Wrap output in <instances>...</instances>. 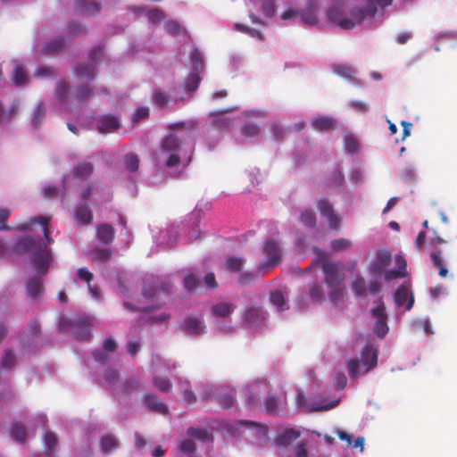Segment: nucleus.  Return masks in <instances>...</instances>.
Masks as SVG:
<instances>
[{
  "instance_id": "obj_1",
  "label": "nucleus",
  "mask_w": 457,
  "mask_h": 457,
  "mask_svg": "<svg viewBox=\"0 0 457 457\" xmlns=\"http://www.w3.org/2000/svg\"><path fill=\"white\" fill-rule=\"evenodd\" d=\"M170 133L165 136L160 145L161 153L167 156L165 165L169 168L179 163L181 145L192 137V126L185 122L171 123L168 126Z\"/></svg>"
},
{
  "instance_id": "obj_2",
  "label": "nucleus",
  "mask_w": 457,
  "mask_h": 457,
  "mask_svg": "<svg viewBox=\"0 0 457 457\" xmlns=\"http://www.w3.org/2000/svg\"><path fill=\"white\" fill-rule=\"evenodd\" d=\"M16 249L18 252L33 251L32 265L35 270L40 273L41 276L46 274L51 253L45 245L36 243L30 237H23L18 239Z\"/></svg>"
},
{
  "instance_id": "obj_3",
  "label": "nucleus",
  "mask_w": 457,
  "mask_h": 457,
  "mask_svg": "<svg viewBox=\"0 0 457 457\" xmlns=\"http://www.w3.org/2000/svg\"><path fill=\"white\" fill-rule=\"evenodd\" d=\"M366 7H354L350 11V18H342L337 21L343 29H351L356 24L362 22L366 18H372L377 12L376 4L382 7L388 6L392 0H368Z\"/></svg>"
},
{
  "instance_id": "obj_4",
  "label": "nucleus",
  "mask_w": 457,
  "mask_h": 457,
  "mask_svg": "<svg viewBox=\"0 0 457 457\" xmlns=\"http://www.w3.org/2000/svg\"><path fill=\"white\" fill-rule=\"evenodd\" d=\"M143 295L147 298H153L156 295L164 293L167 295L171 294V285L162 280L160 278L150 275L147 276L143 282Z\"/></svg>"
},
{
  "instance_id": "obj_5",
  "label": "nucleus",
  "mask_w": 457,
  "mask_h": 457,
  "mask_svg": "<svg viewBox=\"0 0 457 457\" xmlns=\"http://www.w3.org/2000/svg\"><path fill=\"white\" fill-rule=\"evenodd\" d=\"M322 270L328 287H335L343 284L345 274L340 270L338 263L326 261L322 263Z\"/></svg>"
},
{
  "instance_id": "obj_6",
  "label": "nucleus",
  "mask_w": 457,
  "mask_h": 457,
  "mask_svg": "<svg viewBox=\"0 0 457 457\" xmlns=\"http://www.w3.org/2000/svg\"><path fill=\"white\" fill-rule=\"evenodd\" d=\"M263 253L268 256V262L259 266V270H268L276 266L280 259V248L274 239H268L263 245Z\"/></svg>"
},
{
  "instance_id": "obj_7",
  "label": "nucleus",
  "mask_w": 457,
  "mask_h": 457,
  "mask_svg": "<svg viewBox=\"0 0 457 457\" xmlns=\"http://www.w3.org/2000/svg\"><path fill=\"white\" fill-rule=\"evenodd\" d=\"M391 259V253L388 250H378L376 253L375 260L369 267L370 273L372 276L381 275L385 271L386 268L390 264Z\"/></svg>"
},
{
  "instance_id": "obj_8",
  "label": "nucleus",
  "mask_w": 457,
  "mask_h": 457,
  "mask_svg": "<svg viewBox=\"0 0 457 457\" xmlns=\"http://www.w3.org/2000/svg\"><path fill=\"white\" fill-rule=\"evenodd\" d=\"M181 329L192 336L202 335L205 330V324L202 317L189 316L180 325Z\"/></svg>"
},
{
  "instance_id": "obj_9",
  "label": "nucleus",
  "mask_w": 457,
  "mask_h": 457,
  "mask_svg": "<svg viewBox=\"0 0 457 457\" xmlns=\"http://www.w3.org/2000/svg\"><path fill=\"white\" fill-rule=\"evenodd\" d=\"M91 323V319L87 316L83 318H78L76 320H71V326L75 330V337L79 340L87 341L91 337V331L89 328Z\"/></svg>"
},
{
  "instance_id": "obj_10",
  "label": "nucleus",
  "mask_w": 457,
  "mask_h": 457,
  "mask_svg": "<svg viewBox=\"0 0 457 457\" xmlns=\"http://www.w3.org/2000/svg\"><path fill=\"white\" fill-rule=\"evenodd\" d=\"M50 219L45 216H37L30 218L29 221L21 223L18 226V229L21 231H28L32 228V225L35 223H38L42 225L44 237L47 244L51 245L54 243V239L50 237V229L48 228V223Z\"/></svg>"
},
{
  "instance_id": "obj_11",
  "label": "nucleus",
  "mask_w": 457,
  "mask_h": 457,
  "mask_svg": "<svg viewBox=\"0 0 457 457\" xmlns=\"http://www.w3.org/2000/svg\"><path fill=\"white\" fill-rule=\"evenodd\" d=\"M266 314L260 306L251 305L245 309L243 320L251 326H256L265 320Z\"/></svg>"
},
{
  "instance_id": "obj_12",
  "label": "nucleus",
  "mask_w": 457,
  "mask_h": 457,
  "mask_svg": "<svg viewBox=\"0 0 457 457\" xmlns=\"http://www.w3.org/2000/svg\"><path fill=\"white\" fill-rule=\"evenodd\" d=\"M120 126L117 117L112 114L102 115L97 121V129L102 134H108L115 131Z\"/></svg>"
},
{
  "instance_id": "obj_13",
  "label": "nucleus",
  "mask_w": 457,
  "mask_h": 457,
  "mask_svg": "<svg viewBox=\"0 0 457 457\" xmlns=\"http://www.w3.org/2000/svg\"><path fill=\"white\" fill-rule=\"evenodd\" d=\"M295 402L298 407L305 409L307 411H321L334 408L337 404V401L332 402L327 405L307 404L305 395L302 391H298L295 395Z\"/></svg>"
},
{
  "instance_id": "obj_14",
  "label": "nucleus",
  "mask_w": 457,
  "mask_h": 457,
  "mask_svg": "<svg viewBox=\"0 0 457 457\" xmlns=\"http://www.w3.org/2000/svg\"><path fill=\"white\" fill-rule=\"evenodd\" d=\"M361 362L366 367V371L375 368L378 362L377 350L371 344H367L361 353Z\"/></svg>"
},
{
  "instance_id": "obj_15",
  "label": "nucleus",
  "mask_w": 457,
  "mask_h": 457,
  "mask_svg": "<svg viewBox=\"0 0 457 457\" xmlns=\"http://www.w3.org/2000/svg\"><path fill=\"white\" fill-rule=\"evenodd\" d=\"M143 401L146 407L153 412H156L162 415H167L169 413L168 406L161 402L154 395H145Z\"/></svg>"
},
{
  "instance_id": "obj_16",
  "label": "nucleus",
  "mask_w": 457,
  "mask_h": 457,
  "mask_svg": "<svg viewBox=\"0 0 457 457\" xmlns=\"http://www.w3.org/2000/svg\"><path fill=\"white\" fill-rule=\"evenodd\" d=\"M235 395L236 392L233 388L222 387L217 395V402L222 409H230L236 402Z\"/></svg>"
},
{
  "instance_id": "obj_17",
  "label": "nucleus",
  "mask_w": 457,
  "mask_h": 457,
  "mask_svg": "<svg viewBox=\"0 0 457 457\" xmlns=\"http://www.w3.org/2000/svg\"><path fill=\"white\" fill-rule=\"evenodd\" d=\"M75 220L79 225H88L92 223L93 213L86 203H79L75 211Z\"/></svg>"
},
{
  "instance_id": "obj_18",
  "label": "nucleus",
  "mask_w": 457,
  "mask_h": 457,
  "mask_svg": "<svg viewBox=\"0 0 457 457\" xmlns=\"http://www.w3.org/2000/svg\"><path fill=\"white\" fill-rule=\"evenodd\" d=\"M115 236V229L110 224H100L96 227V237L97 239L105 245L111 244Z\"/></svg>"
},
{
  "instance_id": "obj_19",
  "label": "nucleus",
  "mask_w": 457,
  "mask_h": 457,
  "mask_svg": "<svg viewBox=\"0 0 457 457\" xmlns=\"http://www.w3.org/2000/svg\"><path fill=\"white\" fill-rule=\"evenodd\" d=\"M236 309V306L228 302H219L211 307L212 314L216 318L228 317Z\"/></svg>"
},
{
  "instance_id": "obj_20",
  "label": "nucleus",
  "mask_w": 457,
  "mask_h": 457,
  "mask_svg": "<svg viewBox=\"0 0 457 457\" xmlns=\"http://www.w3.org/2000/svg\"><path fill=\"white\" fill-rule=\"evenodd\" d=\"M75 7L78 12L85 15L94 14L101 10L100 4L91 0H77Z\"/></svg>"
},
{
  "instance_id": "obj_21",
  "label": "nucleus",
  "mask_w": 457,
  "mask_h": 457,
  "mask_svg": "<svg viewBox=\"0 0 457 457\" xmlns=\"http://www.w3.org/2000/svg\"><path fill=\"white\" fill-rule=\"evenodd\" d=\"M332 70L337 75L357 85L360 84L359 80L354 76L355 70L353 67L345 64H333Z\"/></svg>"
},
{
  "instance_id": "obj_22",
  "label": "nucleus",
  "mask_w": 457,
  "mask_h": 457,
  "mask_svg": "<svg viewBox=\"0 0 457 457\" xmlns=\"http://www.w3.org/2000/svg\"><path fill=\"white\" fill-rule=\"evenodd\" d=\"M93 164L89 162L83 161L74 165L72 172L76 178L87 179L93 173Z\"/></svg>"
},
{
  "instance_id": "obj_23",
  "label": "nucleus",
  "mask_w": 457,
  "mask_h": 457,
  "mask_svg": "<svg viewBox=\"0 0 457 457\" xmlns=\"http://www.w3.org/2000/svg\"><path fill=\"white\" fill-rule=\"evenodd\" d=\"M120 447V442L113 435H104L100 439V448L104 453H109Z\"/></svg>"
},
{
  "instance_id": "obj_24",
  "label": "nucleus",
  "mask_w": 457,
  "mask_h": 457,
  "mask_svg": "<svg viewBox=\"0 0 457 457\" xmlns=\"http://www.w3.org/2000/svg\"><path fill=\"white\" fill-rule=\"evenodd\" d=\"M299 436L300 433L297 430L293 428L287 429L276 438V444L280 446H287L296 440Z\"/></svg>"
},
{
  "instance_id": "obj_25",
  "label": "nucleus",
  "mask_w": 457,
  "mask_h": 457,
  "mask_svg": "<svg viewBox=\"0 0 457 457\" xmlns=\"http://www.w3.org/2000/svg\"><path fill=\"white\" fill-rule=\"evenodd\" d=\"M312 126L315 130L320 132L328 131L334 128L335 120L331 118L321 116L312 120Z\"/></svg>"
},
{
  "instance_id": "obj_26",
  "label": "nucleus",
  "mask_w": 457,
  "mask_h": 457,
  "mask_svg": "<svg viewBox=\"0 0 457 457\" xmlns=\"http://www.w3.org/2000/svg\"><path fill=\"white\" fill-rule=\"evenodd\" d=\"M27 292L29 296L31 298H37L41 295L43 292L42 278H34L29 279L26 285Z\"/></svg>"
},
{
  "instance_id": "obj_27",
  "label": "nucleus",
  "mask_w": 457,
  "mask_h": 457,
  "mask_svg": "<svg viewBox=\"0 0 457 457\" xmlns=\"http://www.w3.org/2000/svg\"><path fill=\"white\" fill-rule=\"evenodd\" d=\"M245 263V259L238 256H229L225 262L226 269L230 272H239Z\"/></svg>"
},
{
  "instance_id": "obj_28",
  "label": "nucleus",
  "mask_w": 457,
  "mask_h": 457,
  "mask_svg": "<svg viewBox=\"0 0 457 457\" xmlns=\"http://www.w3.org/2000/svg\"><path fill=\"white\" fill-rule=\"evenodd\" d=\"M75 73L77 77L81 79H90L96 76V67L93 64H80L76 67Z\"/></svg>"
},
{
  "instance_id": "obj_29",
  "label": "nucleus",
  "mask_w": 457,
  "mask_h": 457,
  "mask_svg": "<svg viewBox=\"0 0 457 457\" xmlns=\"http://www.w3.org/2000/svg\"><path fill=\"white\" fill-rule=\"evenodd\" d=\"M431 261L435 267L438 269V275L441 278H445L448 274V270L443 263L442 251L438 250L430 253Z\"/></svg>"
},
{
  "instance_id": "obj_30",
  "label": "nucleus",
  "mask_w": 457,
  "mask_h": 457,
  "mask_svg": "<svg viewBox=\"0 0 457 457\" xmlns=\"http://www.w3.org/2000/svg\"><path fill=\"white\" fill-rule=\"evenodd\" d=\"M201 82V76L198 72L190 73L184 80V87L187 92L192 94L195 91Z\"/></svg>"
},
{
  "instance_id": "obj_31",
  "label": "nucleus",
  "mask_w": 457,
  "mask_h": 457,
  "mask_svg": "<svg viewBox=\"0 0 457 457\" xmlns=\"http://www.w3.org/2000/svg\"><path fill=\"white\" fill-rule=\"evenodd\" d=\"M187 434L190 437L199 439L203 442L212 440V434H210L206 429L189 427L187 430Z\"/></svg>"
},
{
  "instance_id": "obj_32",
  "label": "nucleus",
  "mask_w": 457,
  "mask_h": 457,
  "mask_svg": "<svg viewBox=\"0 0 457 457\" xmlns=\"http://www.w3.org/2000/svg\"><path fill=\"white\" fill-rule=\"evenodd\" d=\"M64 46V39L57 37L44 46L43 52L45 54H54L62 49Z\"/></svg>"
},
{
  "instance_id": "obj_33",
  "label": "nucleus",
  "mask_w": 457,
  "mask_h": 457,
  "mask_svg": "<svg viewBox=\"0 0 457 457\" xmlns=\"http://www.w3.org/2000/svg\"><path fill=\"white\" fill-rule=\"evenodd\" d=\"M270 301L274 306L281 311L286 310L288 307L281 291L275 290L271 292L270 295Z\"/></svg>"
},
{
  "instance_id": "obj_34",
  "label": "nucleus",
  "mask_w": 457,
  "mask_h": 457,
  "mask_svg": "<svg viewBox=\"0 0 457 457\" xmlns=\"http://www.w3.org/2000/svg\"><path fill=\"white\" fill-rule=\"evenodd\" d=\"M16 363V355L12 350H5L1 361H0V367L3 369H5L7 370H10Z\"/></svg>"
},
{
  "instance_id": "obj_35",
  "label": "nucleus",
  "mask_w": 457,
  "mask_h": 457,
  "mask_svg": "<svg viewBox=\"0 0 457 457\" xmlns=\"http://www.w3.org/2000/svg\"><path fill=\"white\" fill-rule=\"evenodd\" d=\"M153 384L162 393H169L172 388V384L167 377L155 376L153 378Z\"/></svg>"
},
{
  "instance_id": "obj_36",
  "label": "nucleus",
  "mask_w": 457,
  "mask_h": 457,
  "mask_svg": "<svg viewBox=\"0 0 457 457\" xmlns=\"http://www.w3.org/2000/svg\"><path fill=\"white\" fill-rule=\"evenodd\" d=\"M11 435L17 442L24 444L26 441L27 432L21 424L14 423L11 428Z\"/></svg>"
},
{
  "instance_id": "obj_37",
  "label": "nucleus",
  "mask_w": 457,
  "mask_h": 457,
  "mask_svg": "<svg viewBox=\"0 0 457 457\" xmlns=\"http://www.w3.org/2000/svg\"><path fill=\"white\" fill-rule=\"evenodd\" d=\"M330 289L329 292V299L335 304L341 303L344 299L345 294V287L343 285L336 286L335 287H328Z\"/></svg>"
},
{
  "instance_id": "obj_38",
  "label": "nucleus",
  "mask_w": 457,
  "mask_h": 457,
  "mask_svg": "<svg viewBox=\"0 0 457 457\" xmlns=\"http://www.w3.org/2000/svg\"><path fill=\"white\" fill-rule=\"evenodd\" d=\"M44 444H45L46 454L49 456L52 455L54 453V448L57 445L56 436L51 431H46L45 433V436H44Z\"/></svg>"
},
{
  "instance_id": "obj_39",
  "label": "nucleus",
  "mask_w": 457,
  "mask_h": 457,
  "mask_svg": "<svg viewBox=\"0 0 457 457\" xmlns=\"http://www.w3.org/2000/svg\"><path fill=\"white\" fill-rule=\"evenodd\" d=\"M181 387H182V395H183V401L190 405L196 402V395L192 391L190 385L187 381H181Z\"/></svg>"
},
{
  "instance_id": "obj_40",
  "label": "nucleus",
  "mask_w": 457,
  "mask_h": 457,
  "mask_svg": "<svg viewBox=\"0 0 457 457\" xmlns=\"http://www.w3.org/2000/svg\"><path fill=\"white\" fill-rule=\"evenodd\" d=\"M92 96V88L89 86H82L74 94L73 98L78 103H83L88 101Z\"/></svg>"
},
{
  "instance_id": "obj_41",
  "label": "nucleus",
  "mask_w": 457,
  "mask_h": 457,
  "mask_svg": "<svg viewBox=\"0 0 457 457\" xmlns=\"http://www.w3.org/2000/svg\"><path fill=\"white\" fill-rule=\"evenodd\" d=\"M352 287L356 295H364L367 292V286L361 276H356L353 278Z\"/></svg>"
},
{
  "instance_id": "obj_42",
  "label": "nucleus",
  "mask_w": 457,
  "mask_h": 457,
  "mask_svg": "<svg viewBox=\"0 0 457 457\" xmlns=\"http://www.w3.org/2000/svg\"><path fill=\"white\" fill-rule=\"evenodd\" d=\"M12 79L15 85H23L28 81L27 73L21 66L17 65L13 69Z\"/></svg>"
},
{
  "instance_id": "obj_43",
  "label": "nucleus",
  "mask_w": 457,
  "mask_h": 457,
  "mask_svg": "<svg viewBox=\"0 0 457 457\" xmlns=\"http://www.w3.org/2000/svg\"><path fill=\"white\" fill-rule=\"evenodd\" d=\"M126 168L129 171H137L139 166V158L135 153H129L124 158Z\"/></svg>"
},
{
  "instance_id": "obj_44",
  "label": "nucleus",
  "mask_w": 457,
  "mask_h": 457,
  "mask_svg": "<svg viewBox=\"0 0 457 457\" xmlns=\"http://www.w3.org/2000/svg\"><path fill=\"white\" fill-rule=\"evenodd\" d=\"M408 297H409V289L404 286L400 287L395 294V302L396 306L397 307L403 306L405 303V302L407 301Z\"/></svg>"
},
{
  "instance_id": "obj_45",
  "label": "nucleus",
  "mask_w": 457,
  "mask_h": 457,
  "mask_svg": "<svg viewBox=\"0 0 457 457\" xmlns=\"http://www.w3.org/2000/svg\"><path fill=\"white\" fill-rule=\"evenodd\" d=\"M376 306L371 309V314L374 318H377V320L379 319H386L387 315L386 313V307L384 304V302L382 298H379L376 301Z\"/></svg>"
},
{
  "instance_id": "obj_46",
  "label": "nucleus",
  "mask_w": 457,
  "mask_h": 457,
  "mask_svg": "<svg viewBox=\"0 0 457 457\" xmlns=\"http://www.w3.org/2000/svg\"><path fill=\"white\" fill-rule=\"evenodd\" d=\"M352 242L349 239L345 238H338L331 241L330 246L331 248L336 251H345L352 247Z\"/></svg>"
},
{
  "instance_id": "obj_47",
  "label": "nucleus",
  "mask_w": 457,
  "mask_h": 457,
  "mask_svg": "<svg viewBox=\"0 0 457 457\" xmlns=\"http://www.w3.org/2000/svg\"><path fill=\"white\" fill-rule=\"evenodd\" d=\"M386 319L377 320L373 330L374 333L379 337L383 338L388 332V326L386 324Z\"/></svg>"
},
{
  "instance_id": "obj_48",
  "label": "nucleus",
  "mask_w": 457,
  "mask_h": 457,
  "mask_svg": "<svg viewBox=\"0 0 457 457\" xmlns=\"http://www.w3.org/2000/svg\"><path fill=\"white\" fill-rule=\"evenodd\" d=\"M70 88L64 80H61L56 86V94L61 102H66L69 98Z\"/></svg>"
},
{
  "instance_id": "obj_49",
  "label": "nucleus",
  "mask_w": 457,
  "mask_h": 457,
  "mask_svg": "<svg viewBox=\"0 0 457 457\" xmlns=\"http://www.w3.org/2000/svg\"><path fill=\"white\" fill-rule=\"evenodd\" d=\"M190 61L194 70L199 71L203 69L204 63L201 54L197 48H193L190 53Z\"/></svg>"
},
{
  "instance_id": "obj_50",
  "label": "nucleus",
  "mask_w": 457,
  "mask_h": 457,
  "mask_svg": "<svg viewBox=\"0 0 457 457\" xmlns=\"http://www.w3.org/2000/svg\"><path fill=\"white\" fill-rule=\"evenodd\" d=\"M259 127L253 122L245 123L241 129L242 135L245 137H255L259 134Z\"/></svg>"
},
{
  "instance_id": "obj_51",
  "label": "nucleus",
  "mask_w": 457,
  "mask_h": 457,
  "mask_svg": "<svg viewBox=\"0 0 457 457\" xmlns=\"http://www.w3.org/2000/svg\"><path fill=\"white\" fill-rule=\"evenodd\" d=\"M153 102L156 106L163 108L167 106L169 103V98L164 93L156 89L154 90L153 95Z\"/></svg>"
},
{
  "instance_id": "obj_52",
  "label": "nucleus",
  "mask_w": 457,
  "mask_h": 457,
  "mask_svg": "<svg viewBox=\"0 0 457 457\" xmlns=\"http://www.w3.org/2000/svg\"><path fill=\"white\" fill-rule=\"evenodd\" d=\"M318 209L320 214L324 217H328L334 213L333 205L327 199H321L317 204Z\"/></svg>"
},
{
  "instance_id": "obj_53",
  "label": "nucleus",
  "mask_w": 457,
  "mask_h": 457,
  "mask_svg": "<svg viewBox=\"0 0 457 457\" xmlns=\"http://www.w3.org/2000/svg\"><path fill=\"white\" fill-rule=\"evenodd\" d=\"M112 253V252L109 248H97L93 251V257L95 260L106 262L111 258Z\"/></svg>"
},
{
  "instance_id": "obj_54",
  "label": "nucleus",
  "mask_w": 457,
  "mask_h": 457,
  "mask_svg": "<svg viewBox=\"0 0 457 457\" xmlns=\"http://www.w3.org/2000/svg\"><path fill=\"white\" fill-rule=\"evenodd\" d=\"M235 28H236L237 30H238L240 32L246 33V34H248V35H250V36H252L253 37H257L260 40L263 39V36L261 33V31H259V30H257L255 29L248 28L247 26L240 24V23H237L235 25Z\"/></svg>"
},
{
  "instance_id": "obj_55",
  "label": "nucleus",
  "mask_w": 457,
  "mask_h": 457,
  "mask_svg": "<svg viewBox=\"0 0 457 457\" xmlns=\"http://www.w3.org/2000/svg\"><path fill=\"white\" fill-rule=\"evenodd\" d=\"M301 220L307 227H314L316 225V216L312 211L305 210L301 214Z\"/></svg>"
},
{
  "instance_id": "obj_56",
  "label": "nucleus",
  "mask_w": 457,
  "mask_h": 457,
  "mask_svg": "<svg viewBox=\"0 0 457 457\" xmlns=\"http://www.w3.org/2000/svg\"><path fill=\"white\" fill-rule=\"evenodd\" d=\"M147 17L152 23L156 24L164 19L165 14L162 10L154 8L147 12Z\"/></svg>"
},
{
  "instance_id": "obj_57",
  "label": "nucleus",
  "mask_w": 457,
  "mask_h": 457,
  "mask_svg": "<svg viewBox=\"0 0 457 457\" xmlns=\"http://www.w3.org/2000/svg\"><path fill=\"white\" fill-rule=\"evenodd\" d=\"M309 295L314 302L320 301L323 298V291L318 283L311 285L309 289Z\"/></svg>"
},
{
  "instance_id": "obj_58",
  "label": "nucleus",
  "mask_w": 457,
  "mask_h": 457,
  "mask_svg": "<svg viewBox=\"0 0 457 457\" xmlns=\"http://www.w3.org/2000/svg\"><path fill=\"white\" fill-rule=\"evenodd\" d=\"M260 400V395L255 390V386L248 389L245 393V403L249 406H254Z\"/></svg>"
},
{
  "instance_id": "obj_59",
  "label": "nucleus",
  "mask_w": 457,
  "mask_h": 457,
  "mask_svg": "<svg viewBox=\"0 0 457 457\" xmlns=\"http://www.w3.org/2000/svg\"><path fill=\"white\" fill-rule=\"evenodd\" d=\"M165 29L168 33L177 36L182 33L183 28L180 26V24L176 21H168L165 23Z\"/></svg>"
},
{
  "instance_id": "obj_60",
  "label": "nucleus",
  "mask_w": 457,
  "mask_h": 457,
  "mask_svg": "<svg viewBox=\"0 0 457 457\" xmlns=\"http://www.w3.org/2000/svg\"><path fill=\"white\" fill-rule=\"evenodd\" d=\"M199 286L198 279L193 274H187L184 278V287L188 291L196 289Z\"/></svg>"
},
{
  "instance_id": "obj_61",
  "label": "nucleus",
  "mask_w": 457,
  "mask_h": 457,
  "mask_svg": "<svg viewBox=\"0 0 457 457\" xmlns=\"http://www.w3.org/2000/svg\"><path fill=\"white\" fill-rule=\"evenodd\" d=\"M344 143H345V150L348 153L352 154V153H354L355 151H357L358 141L353 136H352V135L345 136Z\"/></svg>"
},
{
  "instance_id": "obj_62",
  "label": "nucleus",
  "mask_w": 457,
  "mask_h": 457,
  "mask_svg": "<svg viewBox=\"0 0 457 457\" xmlns=\"http://www.w3.org/2000/svg\"><path fill=\"white\" fill-rule=\"evenodd\" d=\"M262 9L265 16L269 18L273 17L276 12L274 0H264L262 3Z\"/></svg>"
},
{
  "instance_id": "obj_63",
  "label": "nucleus",
  "mask_w": 457,
  "mask_h": 457,
  "mask_svg": "<svg viewBox=\"0 0 457 457\" xmlns=\"http://www.w3.org/2000/svg\"><path fill=\"white\" fill-rule=\"evenodd\" d=\"M232 124V120L227 117H218L213 120V126L219 130L228 129Z\"/></svg>"
},
{
  "instance_id": "obj_64",
  "label": "nucleus",
  "mask_w": 457,
  "mask_h": 457,
  "mask_svg": "<svg viewBox=\"0 0 457 457\" xmlns=\"http://www.w3.org/2000/svg\"><path fill=\"white\" fill-rule=\"evenodd\" d=\"M142 344L139 340H130L126 345V350L129 354L131 356H136L137 353L140 351Z\"/></svg>"
}]
</instances>
